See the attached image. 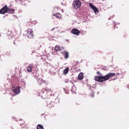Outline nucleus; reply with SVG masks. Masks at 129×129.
<instances>
[{
  "label": "nucleus",
  "mask_w": 129,
  "mask_h": 129,
  "mask_svg": "<svg viewBox=\"0 0 129 129\" xmlns=\"http://www.w3.org/2000/svg\"><path fill=\"white\" fill-rule=\"evenodd\" d=\"M97 74H98V76H95V79L96 81L100 82H102L104 81L107 80L110 77L114 76L115 75V73H110L105 76H102L101 74L99 72H98Z\"/></svg>",
  "instance_id": "nucleus-1"
},
{
  "label": "nucleus",
  "mask_w": 129,
  "mask_h": 129,
  "mask_svg": "<svg viewBox=\"0 0 129 129\" xmlns=\"http://www.w3.org/2000/svg\"><path fill=\"white\" fill-rule=\"evenodd\" d=\"M73 7L75 9L80 8L81 5V4L79 0L74 1L73 3Z\"/></svg>",
  "instance_id": "nucleus-2"
},
{
  "label": "nucleus",
  "mask_w": 129,
  "mask_h": 129,
  "mask_svg": "<svg viewBox=\"0 0 129 129\" xmlns=\"http://www.w3.org/2000/svg\"><path fill=\"white\" fill-rule=\"evenodd\" d=\"M52 93V91L50 89L48 88H46L45 89H43L42 90L41 93H43L44 94L43 96L46 95L48 93L51 94Z\"/></svg>",
  "instance_id": "nucleus-3"
},
{
  "label": "nucleus",
  "mask_w": 129,
  "mask_h": 129,
  "mask_svg": "<svg viewBox=\"0 0 129 129\" xmlns=\"http://www.w3.org/2000/svg\"><path fill=\"white\" fill-rule=\"evenodd\" d=\"M33 30L29 28L25 31L27 36L29 38H31L33 36Z\"/></svg>",
  "instance_id": "nucleus-4"
},
{
  "label": "nucleus",
  "mask_w": 129,
  "mask_h": 129,
  "mask_svg": "<svg viewBox=\"0 0 129 129\" xmlns=\"http://www.w3.org/2000/svg\"><path fill=\"white\" fill-rule=\"evenodd\" d=\"M11 90L16 94H18L20 92V87L19 86L17 87L16 88L13 86L11 88Z\"/></svg>",
  "instance_id": "nucleus-5"
},
{
  "label": "nucleus",
  "mask_w": 129,
  "mask_h": 129,
  "mask_svg": "<svg viewBox=\"0 0 129 129\" xmlns=\"http://www.w3.org/2000/svg\"><path fill=\"white\" fill-rule=\"evenodd\" d=\"M9 9V8H8L7 6H5L1 9L0 10V13L4 14L8 12V10Z\"/></svg>",
  "instance_id": "nucleus-6"
},
{
  "label": "nucleus",
  "mask_w": 129,
  "mask_h": 129,
  "mask_svg": "<svg viewBox=\"0 0 129 129\" xmlns=\"http://www.w3.org/2000/svg\"><path fill=\"white\" fill-rule=\"evenodd\" d=\"M89 7L93 10L95 14H96L98 12V10L97 8L91 3H89Z\"/></svg>",
  "instance_id": "nucleus-7"
},
{
  "label": "nucleus",
  "mask_w": 129,
  "mask_h": 129,
  "mask_svg": "<svg viewBox=\"0 0 129 129\" xmlns=\"http://www.w3.org/2000/svg\"><path fill=\"white\" fill-rule=\"evenodd\" d=\"M71 32L73 34L76 35H79L80 33V31L76 28L73 29H72Z\"/></svg>",
  "instance_id": "nucleus-8"
},
{
  "label": "nucleus",
  "mask_w": 129,
  "mask_h": 129,
  "mask_svg": "<svg viewBox=\"0 0 129 129\" xmlns=\"http://www.w3.org/2000/svg\"><path fill=\"white\" fill-rule=\"evenodd\" d=\"M63 47H62L61 48L60 46L58 45H56L55 47V50L56 51H57L59 50H60L61 49H63Z\"/></svg>",
  "instance_id": "nucleus-9"
},
{
  "label": "nucleus",
  "mask_w": 129,
  "mask_h": 129,
  "mask_svg": "<svg viewBox=\"0 0 129 129\" xmlns=\"http://www.w3.org/2000/svg\"><path fill=\"white\" fill-rule=\"evenodd\" d=\"M62 54L63 55H64V58L65 59L68 58L69 57V53L68 52H66V51H64L62 52Z\"/></svg>",
  "instance_id": "nucleus-10"
},
{
  "label": "nucleus",
  "mask_w": 129,
  "mask_h": 129,
  "mask_svg": "<svg viewBox=\"0 0 129 129\" xmlns=\"http://www.w3.org/2000/svg\"><path fill=\"white\" fill-rule=\"evenodd\" d=\"M33 68L32 65L31 64L29 65L27 67V71L28 72H30L32 71V69Z\"/></svg>",
  "instance_id": "nucleus-11"
},
{
  "label": "nucleus",
  "mask_w": 129,
  "mask_h": 129,
  "mask_svg": "<svg viewBox=\"0 0 129 129\" xmlns=\"http://www.w3.org/2000/svg\"><path fill=\"white\" fill-rule=\"evenodd\" d=\"M83 78V73H80L78 76V79L80 80H81Z\"/></svg>",
  "instance_id": "nucleus-12"
},
{
  "label": "nucleus",
  "mask_w": 129,
  "mask_h": 129,
  "mask_svg": "<svg viewBox=\"0 0 129 129\" xmlns=\"http://www.w3.org/2000/svg\"><path fill=\"white\" fill-rule=\"evenodd\" d=\"M53 15L56 16L58 18H61V14H60L59 13L53 14Z\"/></svg>",
  "instance_id": "nucleus-13"
},
{
  "label": "nucleus",
  "mask_w": 129,
  "mask_h": 129,
  "mask_svg": "<svg viewBox=\"0 0 129 129\" xmlns=\"http://www.w3.org/2000/svg\"><path fill=\"white\" fill-rule=\"evenodd\" d=\"M76 90V86L73 85L72 86V88L71 89V91L73 93H75V91Z\"/></svg>",
  "instance_id": "nucleus-14"
},
{
  "label": "nucleus",
  "mask_w": 129,
  "mask_h": 129,
  "mask_svg": "<svg viewBox=\"0 0 129 129\" xmlns=\"http://www.w3.org/2000/svg\"><path fill=\"white\" fill-rule=\"evenodd\" d=\"M69 68L68 67L66 68L63 71V74L64 75L66 74L68 72L69 70Z\"/></svg>",
  "instance_id": "nucleus-15"
},
{
  "label": "nucleus",
  "mask_w": 129,
  "mask_h": 129,
  "mask_svg": "<svg viewBox=\"0 0 129 129\" xmlns=\"http://www.w3.org/2000/svg\"><path fill=\"white\" fill-rule=\"evenodd\" d=\"M38 79H39L38 80V82L40 83V84H41V83H45V81L43 80L42 79H39V78H38Z\"/></svg>",
  "instance_id": "nucleus-16"
},
{
  "label": "nucleus",
  "mask_w": 129,
  "mask_h": 129,
  "mask_svg": "<svg viewBox=\"0 0 129 129\" xmlns=\"http://www.w3.org/2000/svg\"><path fill=\"white\" fill-rule=\"evenodd\" d=\"M37 129H43V127L41 125L39 124L37 126Z\"/></svg>",
  "instance_id": "nucleus-17"
},
{
  "label": "nucleus",
  "mask_w": 129,
  "mask_h": 129,
  "mask_svg": "<svg viewBox=\"0 0 129 129\" xmlns=\"http://www.w3.org/2000/svg\"><path fill=\"white\" fill-rule=\"evenodd\" d=\"M8 12L9 13L12 14L14 12V10L13 9L9 8V9L8 10Z\"/></svg>",
  "instance_id": "nucleus-18"
},
{
  "label": "nucleus",
  "mask_w": 129,
  "mask_h": 129,
  "mask_svg": "<svg viewBox=\"0 0 129 129\" xmlns=\"http://www.w3.org/2000/svg\"><path fill=\"white\" fill-rule=\"evenodd\" d=\"M64 91L65 92V93L66 94H68L69 93V91L67 89H66L64 88H63Z\"/></svg>",
  "instance_id": "nucleus-19"
},
{
  "label": "nucleus",
  "mask_w": 129,
  "mask_h": 129,
  "mask_svg": "<svg viewBox=\"0 0 129 129\" xmlns=\"http://www.w3.org/2000/svg\"><path fill=\"white\" fill-rule=\"evenodd\" d=\"M94 93L92 92V93L90 94V96L92 97H93L94 96L93 95Z\"/></svg>",
  "instance_id": "nucleus-20"
},
{
  "label": "nucleus",
  "mask_w": 129,
  "mask_h": 129,
  "mask_svg": "<svg viewBox=\"0 0 129 129\" xmlns=\"http://www.w3.org/2000/svg\"><path fill=\"white\" fill-rule=\"evenodd\" d=\"M58 27H56V28H54L52 30H51L53 31L55 28H57Z\"/></svg>",
  "instance_id": "nucleus-21"
},
{
  "label": "nucleus",
  "mask_w": 129,
  "mask_h": 129,
  "mask_svg": "<svg viewBox=\"0 0 129 129\" xmlns=\"http://www.w3.org/2000/svg\"><path fill=\"white\" fill-rule=\"evenodd\" d=\"M70 82L71 83V84H72V85H73V82H72L71 81H70Z\"/></svg>",
  "instance_id": "nucleus-22"
},
{
  "label": "nucleus",
  "mask_w": 129,
  "mask_h": 129,
  "mask_svg": "<svg viewBox=\"0 0 129 129\" xmlns=\"http://www.w3.org/2000/svg\"><path fill=\"white\" fill-rule=\"evenodd\" d=\"M65 82L66 83H69V82L68 81H65Z\"/></svg>",
  "instance_id": "nucleus-23"
},
{
  "label": "nucleus",
  "mask_w": 129,
  "mask_h": 129,
  "mask_svg": "<svg viewBox=\"0 0 129 129\" xmlns=\"http://www.w3.org/2000/svg\"><path fill=\"white\" fill-rule=\"evenodd\" d=\"M116 74L117 75H119V73H117Z\"/></svg>",
  "instance_id": "nucleus-24"
},
{
  "label": "nucleus",
  "mask_w": 129,
  "mask_h": 129,
  "mask_svg": "<svg viewBox=\"0 0 129 129\" xmlns=\"http://www.w3.org/2000/svg\"><path fill=\"white\" fill-rule=\"evenodd\" d=\"M55 8H56L58 9V7H56V8H55Z\"/></svg>",
  "instance_id": "nucleus-25"
},
{
  "label": "nucleus",
  "mask_w": 129,
  "mask_h": 129,
  "mask_svg": "<svg viewBox=\"0 0 129 129\" xmlns=\"http://www.w3.org/2000/svg\"><path fill=\"white\" fill-rule=\"evenodd\" d=\"M116 26V25H115L114 27H115Z\"/></svg>",
  "instance_id": "nucleus-26"
}]
</instances>
